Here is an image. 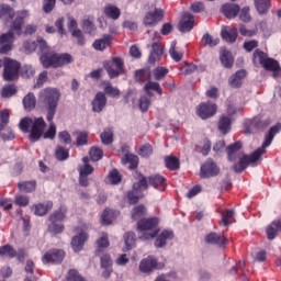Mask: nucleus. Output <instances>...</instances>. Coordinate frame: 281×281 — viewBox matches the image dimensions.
<instances>
[{"label":"nucleus","mask_w":281,"mask_h":281,"mask_svg":"<svg viewBox=\"0 0 281 281\" xmlns=\"http://www.w3.org/2000/svg\"><path fill=\"white\" fill-rule=\"evenodd\" d=\"M40 106L46 111V120L49 122L48 130L42 136L44 139H54L56 137V124H54V117H56V110L58 109V102H60V91L56 88H45L40 91L38 94Z\"/></svg>","instance_id":"1"},{"label":"nucleus","mask_w":281,"mask_h":281,"mask_svg":"<svg viewBox=\"0 0 281 281\" xmlns=\"http://www.w3.org/2000/svg\"><path fill=\"white\" fill-rule=\"evenodd\" d=\"M281 132V123H277L276 125L271 126L269 132L265 135V142L262 143V146L257 148L250 156L244 155L237 164L234 165L235 172H245L247 170V167L249 164H256L258 159H260L261 155H265L267 153V148L271 146L273 143V139L278 133Z\"/></svg>","instance_id":"2"},{"label":"nucleus","mask_w":281,"mask_h":281,"mask_svg":"<svg viewBox=\"0 0 281 281\" xmlns=\"http://www.w3.org/2000/svg\"><path fill=\"white\" fill-rule=\"evenodd\" d=\"M15 16V19H14ZM27 16V11H18L14 12V9L8 4L0 5V19H3L4 23H10L12 19H14L10 24V31L12 34H18L21 36L23 34V25L25 23V19Z\"/></svg>","instance_id":"3"},{"label":"nucleus","mask_w":281,"mask_h":281,"mask_svg":"<svg viewBox=\"0 0 281 281\" xmlns=\"http://www.w3.org/2000/svg\"><path fill=\"white\" fill-rule=\"evenodd\" d=\"M19 126L22 133H30L29 139L31 142H38L43 137V133H45L47 123H45L43 116L35 119L24 117L20 121Z\"/></svg>","instance_id":"4"},{"label":"nucleus","mask_w":281,"mask_h":281,"mask_svg":"<svg viewBox=\"0 0 281 281\" xmlns=\"http://www.w3.org/2000/svg\"><path fill=\"white\" fill-rule=\"evenodd\" d=\"M40 63L44 69H60V67L71 65L74 56L68 53L58 54L50 49L40 56Z\"/></svg>","instance_id":"5"},{"label":"nucleus","mask_w":281,"mask_h":281,"mask_svg":"<svg viewBox=\"0 0 281 281\" xmlns=\"http://www.w3.org/2000/svg\"><path fill=\"white\" fill-rule=\"evenodd\" d=\"M138 232H143L142 235L143 240H153V238H157L159 235V218L149 217V218H140L137 222Z\"/></svg>","instance_id":"6"},{"label":"nucleus","mask_w":281,"mask_h":281,"mask_svg":"<svg viewBox=\"0 0 281 281\" xmlns=\"http://www.w3.org/2000/svg\"><path fill=\"white\" fill-rule=\"evenodd\" d=\"M20 71H21V63L12 59L10 57H4V59H3V79L7 82H12V80H18Z\"/></svg>","instance_id":"7"},{"label":"nucleus","mask_w":281,"mask_h":281,"mask_svg":"<svg viewBox=\"0 0 281 281\" xmlns=\"http://www.w3.org/2000/svg\"><path fill=\"white\" fill-rule=\"evenodd\" d=\"M104 69L108 71L109 78H117L124 74V59L121 57H113L112 63H105Z\"/></svg>","instance_id":"8"},{"label":"nucleus","mask_w":281,"mask_h":281,"mask_svg":"<svg viewBox=\"0 0 281 281\" xmlns=\"http://www.w3.org/2000/svg\"><path fill=\"white\" fill-rule=\"evenodd\" d=\"M221 175V168L214 162V159L209 158L200 168L201 179H212V177H218Z\"/></svg>","instance_id":"9"},{"label":"nucleus","mask_w":281,"mask_h":281,"mask_svg":"<svg viewBox=\"0 0 281 281\" xmlns=\"http://www.w3.org/2000/svg\"><path fill=\"white\" fill-rule=\"evenodd\" d=\"M216 111H218L216 103L206 101L198 105L196 115L198 117H201V120H210V117H214L216 115Z\"/></svg>","instance_id":"10"},{"label":"nucleus","mask_w":281,"mask_h":281,"mask_svg":"<svg viewBox=\"0 0 281 281\" xmlns=\"http://www.w3.org/2000/svg\"><path fill=\"white\" fill-rule=\"evenodd\" d=\"M65 260V250L50 249L42 257L43 265H60Z\"/></svg>","instance_id":"11"},{"label":"nucleus","mask_w":281,"mask_h":281,"mask_svg":"<svg viewBox=\"0 0 281 281\" xmlns=\"http://www.w3.org/2000/svg\"><path fill=\"white\" fill-rule=\"evenodd\" d=\"M160 21H164V10L161 9L147 12L143 19V23L146 27H155Z\"/></svg>","instance_id":"12"},{"label":"nucleus","mask_w":281,"mask_h":281,"mask_svg":"<svg viewBox=\"0 0 281 281\" xmlns=\"http://www.w3.org/2000/svg\"><path fill=\"white\" fill-rule=\"evenodd\" d=\"M204 243H206V245H216L217 247L224 249V247H227L229 239H227L225 235L211 232L205 236Z\"/></svg>","instance_id":"13"},{"label":"nucleus","mask_w":281,"mask_h":281,"mask_svg":"<svg viewBox=\"0 0 281 281\" xmlns=\"http://www.w3.org/2000/svg\"><path fill=\"white\" fill-rule=\"evenodd\" d=\"M12 43H14V33L8 32L0 35V54L12 52Z\"/></svg>","instance_id":"14"},{"label":"nucleus","mask_w":281,"mask_h":281,"mask_svg":"<svg viewBox=\"0 0 281 281\" xmlns=\"http://www.w3.org/2000/svg\"><path fill=\"white\" fill-rule=\"evenodd\" d=\"M179 30L183 33L186 32H192V30H194V15L184 12L182 14V18L178 24Z\"/></svg>","instance_id":"15"},{"label":"nucleus","mask_w":281,"mask_h":281,"mask_svg":"<svg viewBox=\"0 0 281 281\" xmlns=\"http://www.w3.org/2000/svg\"><path fill=\"white\" fill-rule=\"evenodd\" d=\"M91 105L93 113H102L106 106V94L104 92H97Z\"/></svg>","instance_id":"16"},{"label":"nucleus","mask_w":281,"mask_h":281,"mask_svg":"<svg viewBox=\"0 0 281 281\" xmlns=\"http://www.w3.org/2000/svg\"><path fill=\"white\" fill-rule=\"evenodd\" d=\"M161 56H164V45L159 42H156L151 45L148 63L150 65H155V63H159V60H161Z\"/></svg>","instance_id":"17"},{"label":"nucleus","mask_w":281,"mask_h":281,"mask_svg":"<svg viewBox=\"0 0 281 281\" xmlns=\"http://www.w3.org/2000/svg\"><path fill=\"white\" fill-rule=\"evenodd\" d=\"M245 78H247V71L244 69L237 70L228 78V85L233 89H240V87H243V80H245Z\"/></svg>","instance_id":"18"},{"label":"nucleus","mask_w":281,"mask_h":281,"mask_svg":"<svg viewBox=\"0 0 281 281\" xmlns=\"http://www.w3.org/2000/svg\"><path fill=\"white\" fill-rule=\"evenodd\" d=\"M175 238V232L169 229H164L156 238L154 245L157 249H161L166 247L168 240H172Z\"/></svg>","instance_id":"19"},{"label":"nucleus","mask_w":281,"mask_h":281,"mask_svg":"<svg viewBox=\"0 0 281 281\" xmlns=\"http://www.w3.org/2000/svg\"><path fill=\"white\" fill-rule=\"evenodd\" d=\"M262 68L266 71H272V78H281L280 61L269 57L268 60L263 64Z\"/></svg>","instance_id":"20"},{"label":"nucleus","mask_w":281,"mask_h":281,"mask_svg":"<svg viewBox=\"0 0 281 281\" xmlns=\"http://www.w3.org/2000/svg\"><path fill=\"white\" fill-rule=\"evenodd\" d=\"M221 12L226 19H236L240 12V5L236 3H225L222 5Z\"/></svg>","instance_id":"21"},{"label":"nucleus","mask_w":281,"mask_h":281,"mask_svg":"<svg viewBox=\"0 0 281 281\" xmlns=\"http://www.w3.org/2000/svg\"><path fill=\"white\" fill-rule=\"evenodd\" d=\"M155 269H157V259L153 256H148L139 263V271H142V273H151Z\"/></svg>","instance_id":"22"},{"label":"nucleus","mask_w":281,"mask_h":281,"mask_svg":"<svg viewBox=\"0 0 281 281\" xmlns=\"http://www.w3.org/2000/svg\"><path fill=\"white\" fill-rule=\"evenodd\" d=\"M147 181L148 186H151L156 190H160V192H164V190H166V179L159 173L149 176L147 178Z\"/></svg>","instance_id":"23"},{"label":"nucleus","mask_w":281,"mask_h":281,"mask_svg":"<svg viewBox=\"0 0 281 281\" xmlns=\"http://www.w3.org/2000/svg\"><path fill=\"white\" fill-rule=\"evenodd\" d=\"M54 207V202L33 204L31 210L35 216H46V214Z\"/></svg>","instance_id":"24"},{"label":"nucleus","mask_w":281,"mask_h":281,"mask_svg":"<svg viewBox=\"0 0 281 281\" xmlns=\"http://www.w3.org/2000/svg\"><path fill=\"white\" fill-rule=\"evenodd\" d=\"M111 43H113V36L110 34H104L102 38L95 40L93 42L92 47L97 52H104L106 47H111Z\"/></svg>","instance_id":"25"},{"label":"nucleus","mask_w":281,"mask_h":281,"mask_svg":"<svg viewBox=\"0 0 281 281\" xmlns=\"http://www.w3.org/2000/svg\"><path fill=\"white\" fill-rule=\"evenodd\" d=\"M217 128L222 135H227L232 131V117L222 114L217 123Z\"/></svg>","instance_id":"26"},{"label":"nucleus","mask_w":281,"mask_h":281,"mask_svg":"<svg viewBox=\"0 0 281 281\" xmlns=\"http://www.w3.org/2000/svg\"><path fill=\"white\" fill-rule=\"evenodd\" d=\"M221 36L226 43H236L238 38V30L235 27H224L221 31Z\"/></svg>","instance_id":"27"},{"label":"nucleus","mask_w":281,"mask_h":281,"mask_svg":"<svg viewBox=\"0 0 281 281\" xmlns=\"http://www.w3.org/2000/svg\"><path fill=\"white\" fill-rule=\"evenodd\" d=\"M153 76L150 68H142L135 71L134 80L139 85H144V82H148Z\"/></svg>","instance_id":"28"},{"label":"nucleus","mask_w":281,"mask_h":281,"mask_svg":"<svg viewBox=\"0 0 281 281\" xmlns=\"http://www.w3.org/2000/svg\"><path fill=\"white\" fill-rule=\"evenodd\" d=\"M220 60L225 69H232V67H234V56L232 55V52L227 49H222Z\"/></svg>","instance_id":"29"},{"label":"nucleus","mask_w":281,"mask_h":281,"mask_svg":"<svg viewBox=\"0 0 281 281\" xmlns=\"http://www.w3.org/2000/svg\"><path fill=\"white\" fill-rule=\"evenodd\" d=\"M103 12L108 19H112V21H117L120 16H122V11L120 8L115 7V4H108L104 7Z\"/></svg>","instance_id":"30"},{"label":"nucleus","mask_w":281,"mask_h":281,"mask_svg":"<svg viewBox=\"0 0 281 281\" xmlns=\"http://www.w3.org/2000/svg\"><path fill=\"white\" fill-rule=\"evenodd\" d=\"M36 180L21 181L18 183V190L24 194H32V192H36Z\"/></svg>","instance_id":"31"},{"label":"nucleus","mask_w":281,"mask_h":281,"mask_svg":"<svg viewBox=\"0 0 281 281\" xmlns=\"http://www.w3.org/2000/svg\"><path fill=\"white\" fill-rule=\"evenodd\" d=\"M67 217V209L60 206L58 210L54 211L49 216V223H63Z\"/></svg>","instance_id":"32"},{"label":"nucleus","mask_w":281,"mask_h":281,"mask_svg":"<svg viewBox=\"0 0 281 281\" xmlns=\"http://www.w3.org/2000/svg\"><path fill=\"white\" fill-rule=\"evenodd\" d=\"M86 241H87L86 233H81V234L72 237L71 247H72L74 251H76V252L81 251L82 247H85Z\"/></svg>","instance_id":"33"},{"label":"nucleus","mask_w":281,"mask_h":281,"mask_svg":"<svg viewBox=\"0 0 281 281\" xmlns=\"http://www.w3.org/2000/svg\"><path fill=\"white\" fill-rule=\"evenodd\" d=\"M269 58V55L262 52L260 48L255 49L252 54L254 65H260L261 67H263V65L267 63Z\"/></svg>","instance_id":"34"},{"label":"nucleus","mask_w":281,"mask_h":281,"mask_svg":"<svg viewBox=\"0 0 281 281\" xmlns=\"http://www.w3.org/2000/svg\"><path fill=\"white\" fill-rule=\"evenodd\" d=\"M121 161L124 166L130 164V170H135L139 166V157L133 154H125Z\"/></svg>","instance_id":"35"},{"label":"nucleus","mask_w":281,"mask_h":281,"mask_svg":"<svg viewBox=\"0 0 281 281\" xmlns=\"http://www.w3.org/2000/svg\"><path fill=\"white\" fill-rule=\"evenodd\" d=\"M258 14H267L271 10V0H254Z\"/></svg>","instance_id":"36"},{"label":"nucleus","mask_w":281,"mask_h":281,"mask_svg":"<svg viewBox=\"0 0 281 281\" xmlns=\"http://www.w3.org/2000/svg\"><path fill=\"white\" fill-rule=\"evenodd\" d=\"M240 148H243V143L240 140L231 144L226 148L228 161H236L235 155H236V153H238V150H240Z\"/></svg>","instance_id":"37"},{"label":"nucleus","mask_w":281,"mask_h":281,"mask_svg":"<svg viewBox=\"0 0 281 281\" xmlns=\"http://www.w3.org/2000/svg\"><path fill=\"white\" fill-rule=\"evenodd\" d=\"M165 166L168 170L175 171L181 168V162L177 156H166L165 157Z\"/></svg>","instance_id":"38"},{"label":"nucleus","mask_w":281,"mask_h":281,"mask_svg":"<svg viewBox=\"0 0 281 281\" xmlns=\"http://www.w3.org/2000/svg\"><path fill=\"white\" fill-rule=\"evenodd\" d=\"M22 102L25 111H33V109H36V97L32 92L27 93Z\"/></svg>","instance_id":"39"},{"label":"nucleus","mask_w":281,"mask_h":281,"mask_svg":"<svg viewBox=\"0 0 281 281\" xmlns=\"http://www.w3.org/2000/svg\"><path fill=\"white\" fill-rule=\"evenodd\" d=\"M144 196V193L139 189H133L127 192V200L131 205H135V203H139V199Z\"/></svg>","instance_id":"40"},{"label":"nucleus","mask_w":281,"mask_h":281,"mask_svg":"<svg viewBox=\"0 0 281 281\" xmlns=\"http://www.w3.org/2000/svg\"><path fill=\"white\" fill-rule=\"evenodd\" d=\"M131 216L133 221H139V218H144V216H146V206L144 204L134 206Z\"/></svg>","instance_id":"41"},{"label":"nucleus","mask_w":281,"mask_h":281,"mask_svg":"<svg viewBox=\"0 0 281 281\" xmlns=\"http://www.w3.org/2000/svg\"><path fill=\"white\" fill-rule=\"evenodd\" d=\"M144 89H145V93H150V91H156L158 95H164V90L161 89V86L157 81H147Z\"/></svg>","instance_id":"42"},{"label":"nucleus","mask_w":281,"mask_h":281,"mask_svg":"<svg viewBox=\"0 0 281 281\" xmlns=\"http://www.w3.org/2000/svg\"><path fill=\"white\" fill-rule=\"evenodd\" d=\"M235 213L234 210H227L222 213V223L224 227H229L232 223H236V220L234 218Z\"/></svg>","instance_id":"43"},{"label":"nucleus","mask_w":281,"mask_h":281,"mask_svg":"<svg viewBox=\"0 0 281 281\" xmlns=\"http://www.w3.org/2000/svg\"><path fill=\"white\" fill-rule=\"evenodd\" d=\"M135 240H137V238L135 237V233H126L124 235L125 248H123V251H131V249H133V245H135Z\"/></svg>","instance_id":"44"},{"label":"nucleus","mask_w":281,"mask_h":281,"mask_svg":"<svg viewBox=\"0 0 281 281\" xmlns=\"http://www.w3.org/2000/svg\"><path fill=\"white\" fill-rule=\"evenodd\" d=\"M49 234H54V236H58V234H63L65 232V224L63 222H50L48 225Z\"/></svg>","instance_id":"45"},{"label":"nucleus","mask_w":281,"mask_h":281,"mask_svg":"<svg viewBox=\"0 0 281 281\" xmlns=\"http://www.w3.org/2000/svg\"><path fill=\"white\" fill-rule=\"evenodd\" d=\"M55 157L57 161H67L69 159V149L63 146H57L55 150Z\"/></svg>","instance_id":"46"},{"label":"nucleus","mask_w":281,"mask_h":281,"mask_svg":"<svg viewBox=\"0 0 281 281\" xmlns=\"http://www.w3.org/2000/svg\"><path fill=\"white\" fill-rule=\"evenodd\" d=\"M72 38H76L77 45L80 47H85L87 40L85 38V33L80 29H74L71 31Z\"/></svg>","instance_id":"47"},{"label":"nucleus","mask_w":281,"mask_h":281,"mask_svg":"<svg viewBox=\"0 0 281 281\" xmlns=\"http://www.w3.org/2000/svg\"><path fill=\"white\" fill-rule=\"evenodd\" d=\"M91 161H100L104 157V151L100 147H91L89 150Z\"/></svg>","instance_id":"48"},{"label":"nucleus","mask_w":281,"mask_h":281,"mask_svg":"<svg viewBox=\"0 0 281 281\" xmlns=\"http://www.w3.org/2000/svg\"><path fill=\"white\" fill-rule=\"evenodd\" d=\"M103 91L105 95H110L111 98H120V89L114 88L113 85H111L109 81L105 83Z\"/></svg>","instance_id":"49"},{"label":"nucleus","mask_w":281,"mask_h":281,"mask_svg":"<svg viewBox=\"0 0 281 281\" xmlns=\"http://www.w3.org/2000/svg\"><path fill=\"white\" fill-rule=\"evenodd\" d=\"M202 43H203V45H207L209 47H216V45H218L221 43V40L214 38L209 33H205L202 36Z\"/></svg>","instance_id":"50"},{"label":"nucleus","mask_w":281,"mask_h":281,"mask_svg":"<svg viewBox=\"0 0 281 281\" xmlns=\"http://www.w3.org/2000/svg\"><path fill=\"white\" fill-rule=\"evenodd\" d=\"M0 256H8V258H16V250L10 245H4L0 247Z\"/></svg>","instance_id":"51"},{"label":"nucleus","mask_w":281,"mask_h":281,"mask_svg":"<svg viewBox=\"0 0 281 281\" xmlns=\"http://www.w3.org/2000/svg\"><path fill=\"white\" fill-rule=\"evenodd\" d=\"M8 124H10V112L4 109L0 111V131H3Z\"/></svg>","instance_id":"52"},{"label":"nucleus","mask_w":281,"mask_h":281,"mask_svg":"<svg viewBox=\"0 0 281 281\" xmlns=\"http://www.w3.org/2000/svg\"><path fill=\"white\" fill-rule=\"evenodd\" d=\"M108 179L112 183V186H117L119 183H122V175H120V171H117V169H113L112 171H110Z\"/></svg>","instance_id":"53"},{"label":"nucleus","mask_w":281,"mask_h":281,"mask_svg":"<svg viewBox=\"0 0 281 281\" xmlns=\"http://www.w3.org/2000/svg\"><path fill=\"white\" fill-rule=\"evenodd\" d=\"M139 181L133 184L134 190H139L140 192H143V190H148V180L146 179V176L139 173Z\"/></svg>","instance_id":"54"},{"label":"nucleus","mask_w":281,"mask_h":281,"mask_svg":"<svg viewBox=\"0 0 281 281\" xmlns=\"http://www.w3.org/2000/svg\"><path fill=\"white\" fill-rule=\"evenodd\" d=\"M111 223H113V212L111 209H105L101 214V224L111 225Z\"/></svg>","instance_id":"55"},{"label":"nucleus","mask_w":281,"mask_h":281,"mask_svg":"<svg viewBox=\"0 0 281 281\" xmlns=\"http://www.w3.org/2000/svg\"><path fill=\"white\" fill-rule=\"evenodd\" d=\"M102 144L109 146V144H113V131L104 130L100 135Z\"/></svg>","instance_id":"56"},{"label":"nucleus","mask_w":281,"mask_h":281,"mask_svg":"<svg viewBox=\"0 0 281 281\" xmlns=\"http://www.w3.org/2000/svg\"><path fill=\"white\" fill-rule=\"evenodd\" d=\"M14 204L19 207H27L30 205V196L18 194L14 198Z\"/></svg>","instance_id":"57"},{"label":"nucleus","mask_w":281,"mask_h":281,"mask_svg":"<svg viewBox=\"0 0 281 281\" xmlns=\"http://www.w3.org/2000/svg\"><path fill=\"white\" fill-rule=\"evenodd\" d=\"M169 69L166 67H157L154 69V78L155 80H162L169 74Z\"/></svg>","instance_id":"58"},{"label":"nucleus","mask_w":281,"mask_h":281,"mask_svg":"<svg viewBox=\"0 0 281 281\" xmlns=\"http://www.w3.org/2000/svg\"><path fill=\"white\" fill-rule=\"evenodd\" d=\"M54 8H56V0H43L42 10L45 14L54 12Z\"/></svg>","instance_id":"59"},{"label":"nucleus","mask_w":281,"mask_h":281,"mask_svg":"<svg viewBox=\"0 0 281 281\" xmlns=\"http://www.w3.org/2000/svg\"><path fill=\"white\" fill-rule=\"evenodd\" d=\"M175 45H177V43H173L171 45L169 54L176 63H181V60L183 59V52H178L177 48H175Z\"/></svg>","instance_id":"60"},{"label":"nucleus","mask_w":281,"mask_h":281,"mask_svg":"<svg viewBox=\"0 0 281 281\" xmlns=\"http://www.w3.org/2000/svg\"><path fill=\"white\" fill-rule=\"evenodd\" d=\"M37 49L41 53V56H43V54H47V52H52V48L47 45V42H45V40L42 37H37Z\"/></svg>","instance_id":"61"},{"label":"nucleus","mask_w":281,"mask_h":281,"mask_svg":"<svg viewBox=\"0 0 281 281\" xmlns=\"http://www.w3.org/2000/svg\"><path fill=\"white\" fill-rule=\"evenodd\" d=\"M22 78H34L36 70L32 65H24L21 69Z\"/></svg>","instance_id":"62"},{"label":"nucleus","mask_w":281,"mask_h":281,"mask_svg":"<svg viewBox=\"0 0 281 281\" xmlns=\"http://www.w3.org/2000/svg\"><path fill=\"white\" fill-rule=\"evenodd\" d=\"M138 155L140 157H145V158H148L149 156H151L153 155V145H150V144L143 145L139 148Z\"/></svg>","instance_id":"63"},{"label":"nucleus","mask_w":281,"mask_h":281,"mask_svg":"<svg viewBox=\"0 0 281 281\" xmlns=\"http://www.w3.org/2000/svg\"><path fill=\"white\" fill-rule=\"evenodd\" d=\"M58 139L61 144L68 146L69 144H71V134H69V132L67 131L59 132Z\"/></svg>","instance_id":"64"}]
</instances>
